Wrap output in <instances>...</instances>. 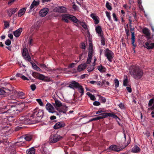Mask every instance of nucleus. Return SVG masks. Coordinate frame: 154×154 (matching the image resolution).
I'll return each instance as SVG.
<instances>
[{
    "mask_svg": "<svg viewBox=\"0 0 154 154\" xmlns=\"http://www.w3.org/2000/svg\"><path fill=\"white\" fill-rule=\"evenodd\" d=\"M130 75L134 79L138 80L140 79L143 75V70L137 66L132 65L129 68Z\"/></svg>",
    "mask_w": 154,
    "mask_h": 154,
    "instance_id": "f257e3e1",
    "label": "nucleus"
},
{
    "mask_svg": "<svg viewBox=\"0 0 154 154\" xmlns=\"http://www.w3.org/2000/svg\"><path fill=\"white\" fill-rule=\"evenodd\" d=\"M43 110L38 108L34 109L32 113L29 114V117L32 120V124L36 123L39 121L43 116Z\"/></svg>",
    "mask_w": 154,
    "mask_h": 154,
    "instance_id": "f03ea898",
    "label": "nucleus"
},
{
    "mask_svg": "<svg viewBox=\"0 0 154 154\" xmlns=\"http://www.w3.org/2000/svg\"><path fill=\"white\" fill-rule=\"evenodd\" d=\"M22 55L25 60L30 62L34 69L37 71L40 70V68L35 63H33L32 62H31V59L29 55L27 49L26 48H25L23 49Z\"/></svg>",
    "mask_w": 154,
    "mask_h": 154,
    "instance_id": "7ed1b4c3",
    "label": "nucleus"
},
{
    "mask_svg": "<svg viewBox=\"0 0 154 154\" xmlns=\"http://www.w3.org/2000/svg\"><path fill=\"white\" fill-rule=\"evenodd\" d=\"M62 20H64L67 23L69 22L68 19L75 23H76L78 21V19L72 15L64 14L62 15Z\"/></svg>",
    "mask_w": 154,
    "mask_h": 154,
    "instance_id": "20e7f679",
    "label": "nucleus"
},
{
    "mask_svg": "<svg viewBox=\"0 0 154 154\" xmlns=\"http://www.w3.org/2000/svg\"><path fill=\"white\" fill-rule=\"evenodd\" d=\"M9 106H8L3 107L2 108V110L4 109L5 110L3 112H1L2 113H5L8 112L9 113H12V114H14L15 113H18L20 112L18 110H15L14 107H11L10 108Z\"/></svg>",
    "mask_w": 154,
    "mask_h": 154,
    "instance_id": "39448f33",
    "label": "nucleus"
},
{
    "mask_svg": "<svg viewBox=\"0 0 154 154\" xmlns=\"http://www.w3.org/2000/svg\"><path fill=\"white\" fill-rule=\"evenodd\" d=\"M20 123L24 124H32V120L29 117V115L28 117H25L24 116H22L19 117V119Z\"/></svg>",
    "mask_w": 154,
    "mask_h": 154,
    "instance_id": "423d86ee",
    "label": "nucleus"
},
{
    "mask_svg": "<svg viewBox=\"0 0 154 154\" xmlns=\"http://www.w3.org/2000/svg\"><path fill=\"white\" fill-rule=\"evenodd\" d=\"M62 138V137L58 134H52L50 136L49 141L50 143H54L59 141Z\"/></svg>",
    "mask_w": 154,
    "mask_h": 154,
    "instance_id": "0eeeda50",
    "label": "nucleus"
},
{
    "mask_svg": "<svg viewBox=\"0 0 154 154\" xmlns=\"http://www.w3.org/2000/svg\"><path fill=\"white\" fill-rule=\"evenodd\" d=\"M113 55L114 53L111 51L109 50L108 48L106 49L105 52V56L107 57V58L110 62H112Z\"/></svg>",
    "mask_w": 154,
    "mask_h": 154,
    "instance_id": "6e6552de",
    "label": "nucleus"
},
{
    "mask_svg": "<svg viewBox=\"0 0 154 154\" xmlns=\"http://www.w3.org/2000/svg\"><path fill=\"white\" fill-rule=\"evenodd\" d=\"M99 115L102 116H100V117L101 118L100 119V120L106 118L108 116L112 117L116 119L118 118L117 116L114 113H110L104 112L100 114Z\"/></svg>",
    "mask_w": 154,
    "mask_h": 154,
    "instance_id": "1a4fd4ad",
    "label": "nucleus"
},
{
    "mask_svg": "<svg viewBox=\"0 0 154 154\" xmlns=\"http://www.w3.org/2000/svg\"><path fill=\"white\" fill-rule=\"evenodd\" d=\"M56 12L60 13H65L67 11V8L64 6H57L55 8Z\"/></svg>",
    "mask_w": 154,
    "mask_h": 154,
    "instance_id": "9d476101",
    "label": "nucleus"
},
{
    "mask_svg": "<svg viewBox=\"0 0 154 154\" xmlns=\"http://www.w3.org/2000/svg\"><path fill=\"white\" fill-rule=\"evenodd\" d=\"M45 107L46 109L49 112L54 113L55 112L54 111V107L52 105L51 103H48L45 106Z\"/></svg>",
    "mask_w": 154,
    "mask_h": 154,
    "instance_id": "9b49d317",
    "label": "nucleus"
},
{
    "mask_svg": "<svg viewBox=\"0 0 154 154\" xmlns=\"http://www.w3.org/2000/svg\"><path fill=\"white\" fill-rule=\"evenodd\" d=\"M65 125V123L63 122H60L56 123L53 128L55 129H57L64 127Z\"/></svg>",
    "mask_w": 154,
    "mask_h": 154,
    "instance_id": "f8f14e48",
    "label": "nucleus"
},
{
    "mask_svg": "<svg viewBox=\"0 0 154 154\" xmlns=\"http://www.w3.org/2000/svg\"><path fill=\"white\" fill-rule=\"evenodd\" d=\"M49 11V9L47 8H44L42 9L39 12V15L42 17H45Z\"/></svg>",
    "mask_w": 154,
    "mask_h": 154,
    "instance_id": "ddd939ff",
    "label": "nucleus"
},
{
    "mask_svg": "<svg viewBox=\"0 0 154 154\" xmlns=\"http://www.w3.org/2000/svg\"><path fill=\"white\" fill-rule=\"evenodd\" d=\"M109 149L110 151L112 150L116 152H119L121 150V149L120 147L114 145L110 146L109 148Z\"/></svg>",
    "mask_w": 154,
    "mask_h": 154,
    "instance_id": "4468645a",
    "label": "nucleus"
},
{
    "mask_svg": "<svg viewBox=\"0 0 154 154\" xmlns=\"http://www.w3.org/2000/svg\"><path fill=\"white\" fill-rule=\"evenodd\" d=\"M52 103L56 109L58 110V108L61 106L62 105V103L61 101L57 99H54V103Z\"/></svg>",
    "mask_w": 154,
    "mask_h": 154,
    "instance_id": "2eb2a0df",
    "label": "nucleus"
},
{
    "mask_svg": "<svg viewBox=\"0 0 154 154\" xmlns=\"http://www.w3.org/2000/svg\"><path fill=\"white\" fill-rule=\"evenodd\" d=\"M18 10V9L15 8H9L7 11V13L9 17H11L12 14L16 13Z\"/></svg>",
    "mask_w": 154,
    "mask_h": 154,
    "instance_id": "dca6fc26",
    "label": "nucleus"
},
{
    "mask_svg": "<svg viewBox=\"0 0 154 154\" xmlns=\"http://www.w3.org/2000/svg\"><path fill=\"white\" fill-rule=\"evenodd\" d=\"M79 85H80L78 82L75 81H73L69 85V87L71 88L74 89L78 88L79 87Z\"/></svg>",
    "mask_w": 154,
    "mask_h": 154,
    "instance_id": "f3484780",
    "label": "nucleus"
},
{
    "mask_svg": "<svg viewBox=\"0 0 154 154\" xmlns=\"http://www.w3.org/2000/svg\"><path fill=\"white\" fill-rule=\"evenodd\" d=\"M130 28L131 32V39L132 41V43L133 44L134 42H135L136 39V38L134 35V32L133 31L134 29V28L131 27L132 26L131 25H130Z\"/></svg>",
    "mask_w": 154,
    "mask_h": 154,
    "instance_id": "a211bd4d",
    "label": "nucleus"
},
{
    "mask_svg": "<svg viewBox=\"0 0 154 154\" xmlns=\"http://www.w3.org/2000/svg\"><path fill=\"white\" fill-rule=\"evenodd\" d=\"M15 95L17 98L21 99H23L25 98L24 94L23 92L16 91L15 93Z\"/></svg>",
    "mask_w": 154,
    "mask_h": 154,
    "instance_id": "6ab92c4d",
    "label": "nucleus"
},
{
    "mask_svg": "<svg viewBox=\"0 0 154 154\" xmlns=\"http://www.w3.org/2000/svg\"><path fill=\"white\" fill-rule=\"evenodd\" d=\"M87 67L86 63H84L83 64H82L79 65L77 68V70L79 72H80L81 71L84 70L85 69L86 67Z\"/></svg>",
    "mask_w": 154,
    "mask_h": 154,
    "instance_id": "aec40b11",
    "label": "nucleus"
},
{
    "mask_svg": "<svg viewBox=\"0 0 154 154\" xmlns=\"http://www.w3.org/2000/svg\"><path fill=\"white\" fill-rule=\"evenodd\" d=\"M22 31V28H20L19 29L15 31L14 32L13 34L16 37H18L20 35Z\"/></svg>",
    "mask_w": 154,
    "mask_h": 154,
    "instance_id": "412c9836",
    "label": "nucleus"
},
{
    "mask_svg": "<svg viewBox=\"0 0 154 154\" xmlns=\"http://www.w3.org/2000/svg\"><path fill=\"white\" fill-rule=\"evenodd\" d=\"M144 46L148 49H152L154 47V43H151L150 44L149 43L146 42L145 43Z\"/></svg>",
    "mask_w": 154,
    "mask_h": 154,
    "instance_id": "4be33fe9",
    "label": "nucleus"
},
{
    "mask_svg": "<svg viewBox=\"0 0 154 154\" xmlns=\"http://www.w3.org/2000/svg\"><path fill=\"white\" fill-rule=\"evenodd\" d=\"M140 150V148L137 146L136 145L134 146L131 149V152L134 153H138Z\"/></svg>",
    "mask_w": 154,
    "mask_h": 154,
    "instance_id": "5701e85b",
    "label": "nucleus"
},
{
    "mask_svg": "<svg viewBox=\"0 0 154 154\" xmlns=\"http://www.w3.org/2000/svg\"><path fill=\"white\" fill-rule=\"evenodd\" d=\"M75 23H76L77 24H80L85 29H86L87 28V26L85 23L84 22H81L80 21L78 20V21Z\"/></svg>",
    "mask_w": 154,
    "mask_h": 154,
    "instance_id": "b1692460",
    "label": "nucleus"
},
{
    "mask_svg": "<svg viewBox=\"0 0 154 154\" xmlns=\"http://www.w3.org/2000/svg\"><path fill=\"white\" fill-rule=\"evenodd\" d=\"M39 1H35L34 0L32 3L30 7V9L32 10L33 8L35 6H37L39 5Z\"/></svg>",
    "mask_w": 154,
    "mask_h": 154,
    "instance_id": "393cba45",
    "label": "nucleus"
},
{
    "mask_svg": "<svg viewBox=\"0 0 154 154\" xmlns=\"http://www.w3.org/2000/svg\"><path fill=\"white\" fill-rule=\"evenodd\" d=\"M35 149L33 147L31 148L26 151L27 154H35Z\"/></svg>",
    "mask_w": 154,
    "mask_h": 154,
    "instance_id": "a878e982",
    "label": "nucleus"
},
{
    "mask_svg": "<svg viewBox=\"0 0 154 154\" xmlns=\"http://www.w3.org/2000/svg\"><path fill=\"white\" fill-rule=\"evenodd\" d=\"M23 136L24 139L27 141H30L32 138V136L31 134H26Z\"/></svg>",
    "mask_w": 154,
    "mask_h": 154,
    "instance_id": "bb28decb",
    "label": "nucleus"
},
{
    "mask_svg": "<svg viewBox=\"0 0 154 154\" xmlns=\"http://www.w3.org/2000/svg\"><path fill=\"white\" fill-rule=\"evenodd\" d=\"M95 30L96 32L99 34L100 36V35H102L101 34L102 29L100 26H96L95 28Z\"/></svg>",
    "mask_w": 154,
    "mask_h": 154,
    "instance_id": "cd10ccee",
    "label": "nucleus"
},
{
    "mask_svg": "<svg viewBox=\"0 0 154 154\" xmlns=\"http://www.w3.org/2000/svg\"><path fill=\"white\" fill-rule=\"evenodd\" d=\"M26 11V9L23 8L20 9L18 12V16L19 17H21L23 14H24Z\"/></svg>",
    "mask_w": 154,
    "mask_h": 154,
    "instance_id": "c85d7f7f",
    "label": "nucleus"
},
{
    "mask_svg": "<svg viewBox=\"0 0 154 154\" xmlns=\"http://www.w3.org/2000/svg\"><path fill=\"white\" fill-rule=\"evenodd\" d=\"M143 32L147 36H149L150 35L148 29L146 28H144L143 29Z\"/></svg>",
    "mask_w": 154,
    "mask_h": 154,
    "instance_id": "c756f323",
    "label": "nucleus"
},
{
    "mask_svg": "<svg viewBox=\"0 0 154 154\" xmlns=\"http://www.w3.org/2000/svg\"><path fill=\"white\" fill-rule=\"evenodd\" d=\"M86 94L90 98L91 100L94 101L96 99L95 96L92 94L90 92H88L86 93Z\"/></svg>",
    "mask_w": 154,
    "mask_h": 154,
    "instance_id": "7c9ffc66",
    "label": "nucleus"
},
{
    "mask_svg": "<svg viewBox=\"0 0 154 154\" xmlns=\"http://www.w3.org/2000/svg\"><path fill=\"white\" fill-rule=\"evenodd\" d=\"M93 14H92L91 15V17H92V19L94 20L95 23L96 24H97L99 23V21L97 19V17L94 16L92 15Z\"/></svg>",
    "mask_w": 154,
    "mask_h": 154,
    "instance_id": "2f4dec72",
    "label": "nucleus"
},
{
    "mask_svg": "<svg viewBox=\"0 0 154 154\" xmlns=\"http://www.w3.org/2000/svg\"><path fill=\"white\" fill-rule=\"evenodd\" d=\"M78 91L79 93H81V96H82L84 93V89L82 86L80 85L79 87L78 88Z\"/></svg>",
    "mask_w": 154,
    "mask_h": 154,
    "instance_id": "473e14b6",
    "label": "nucleus"
},
{
    "mask_svg": "<svg viewBox=\"0 0 154 154\" xmlns=\"http://www.w3.org/2000/svg\"><path fill=\"white\" fill-rule=\"evenodd\" d=\"M98 69L100 72H104L105 71L106 69L102 65H100L98 67Z\"/></svg>",
    "mask_w": 154,
    "mask_h": 154,
    "instance_id": "72a5a7b5",
    "label": "nucleus"
},
{
    "mask_svg": "<svg viewBox=\"0 0 154 154\" xmlns=\"http://www.w3.org/2000/svg\"><path fill=\"white\" fill-rule=\"evenodd\" d=\"M95 64L94 63H93V65L90 67H88L87 69V70L88 72H91L93 70L94 68V66H95Z\"/></svg>",
    "mask_w": 154,
    "mask_h": 154,
    "instance_id": "f704fd0d",
    "label": "nucleus"
},
{
    "mask_svg": "<svg viewBox=\"0 0 154 154\" xmlns=\"http://www.w3.org/2000/svg\"><path fill=\"white\" fill-rule=\"evenodd\" d=\"M111 4L108 2H106V8L109 10H112V7L111 5Z\"/></svg>",
    "mask_w": 154,
    "mask_h": 154,
    "instance_id": "c9c22d12",
    "label": "nucleus"
},
{
    "mask_svg": "<svg viewBox=\"0 0 154 154\" xmlns=\"http://www.w3.org/2000/svg\"><path fill=\"white\" fill-rule=\"evenodd\" d=\"M101 37V45L103 46L105 45V38L103 37V35H100V36Z\"/></svg>",
    "mask_w": 154,
    "mask_h": 154,
    "instance_id": "e433bc0d",
    "label": "nucleus"
},
{
    "mask_svg": "<svg viewBox=\"0 0 154 154\" xmlns=\"http://www.w3.org/2000/svg\"><path fill=\"white\" fill-rule=\"evenodd\" d=\"M128 78L127 76H126V78H125L123 81V85L124 86H127L128 85Z\"/></svg>",
    "mask_w": 154,
    "mask_h": 154,
    "instance_id": "4c0bfd02",
    "label": "nucleus"
},
{
    "mask_svg": "<svg viewBox=\"0 0 154 154\" xmlns=\"http://www.w3.org/2000/svg\"><path fill=\"white\" fill-rule=\"evenodd\" d=\"M45 76L44 75L39 73L37 79H39L40 80L43 81L45 79Z\"/></svg>",
    "mask_w": 154,
    "mask_h": 154,
    "instance_id": "58836bf2",
    "label": "nucleus"
},
{
    "mask_svg": "<svg viewBox=\"0 0 154 154\" xmlns=\"http://www.w3.org/2000/svg\"><path fill=\"white\" fill-rule=\"evenodd\" d=\"M0 143H3L5 145H8L9 143L8 140L6 139H3L2 141H0Z\"/></svg>",
    "mask_w": 154,
    "mask_h": 154,
    "instance_id": "ea45409f",
    "label": "nucleus"
},
{
    "mask_svg": "<svg viewBox=\"0 0 154 154\" xmlns=\"http://www.w3.org/2000/svg\"><path fill=\"white\" fill-rule=\"evenodd\" d=\"M99 99L101 100L102 103H105L106 101V99L101 96L99 95Z\"/></svg>",
    "mask_w": 154,
    "mask_h": 154,
    "instance_id": "a19ab883",
    "label": "nucleus"
},
{
    "mask_svg": "<svg viewBox=\"0 0 154 154\" xmlns=\"http://www.w3.org/2000/svg\"><path fill=\"white\" fill-rule=\"evenodd\" d=\"M154 103V99L152 98L151 99L149 102L148 103V106L149 107L150 106H152L153 104Z\"/></svg>",
    "mask_w": 154,
    "mask_h": 154,
    "instance_id": "79ce46f5",
    "label": "nucleus"
},
{
    "mask_svg": "<svg viewBox=\"0 0 154 154\" xmlns=\"http://www.w3.org/2000/svg\"><path fill=\"white\" fill-rule=\"evenodd\" d=\"M106 16L108 18V19L110 21H112V20L111 19V17L110 15V13L108 11L106 12Z\"/></svg>",
    "mask_w": 154,
    "mask_h": 154,
    "instance_id": "37998d69",
    "label": "nucleus"
},
{
    "mask_svg": "<svg viewBox=\"0 0 154 154\" xmlns=\"http://www.w3.org/2000/svg\"><path fill=\"white\" fill-rule=\"evenodd\" d=\"M101 118V117H100V116H98L94 118H93L91 119V120H90V122L94 121H97L98 120H100V119Z\"/></svg>",
    "mask_w": 154,
    "mask_h": 154,
    "instance_id": "c03bdc74",
    "label": "nucleus"
},
{
    "mask_svg": "<svg viewBox=\"0 0 154 154\" xmlns=\"http://www.w3.org/2000/svg\"><path fill=\"white\" fill-rule=\"evenodd\" d=\"M39 73L36 72H33L32 73V75L35 78L38 79Z\"/></svg>",
    "mask_w": 154,
    "mask_h": 154,
    "instance_id": "a18cd8bd",
    "label": "nucleus"
},
{
    "mask_svg": "<svg viewBox=\"0 0 154 154\" xmlns=\"http://www.w3.org/2000/svg\"><path fill=\"white\" fill-rule=\"evenodd\" d=\"M63 108L65 109L63 110H60L59 111V112H63V113H66L67 110L66 109L67 108V106H63Z\"/></svg>",
    "mask_w": 154,
    "mask_h": 154,
    "instance_id": "49530a36",
    "label": "nucleus"
},
{
    "mask_svg": "<svg viewBox=\"0 0 154 154\" xmlns=\"http://www.w3.org/2000/svg\"><path fill=\"white\" fill-rule=\"evenodd\" d=\"M76 64L74 63H72L70 64L69 65H68V66L67 68L68 69H69L70 68H73L74 67L75 65Z\"/></svg>",
    "mask_w": 154,
    "mask_h": 154,
    "instance_id": "de8ad7c7",
    "label": "nucleus"
},
{
    "mask_svg": "<svg viewBox=\"0 0 154 154\" xmlns=\"http://www.w3.org/2000/svg\"><path fill=\"white\" fill-rule=\"evenodd\" d=\"M115 87L116 88L118 87L119 85V82L117 79H115L114 80Z\"/></svg>",
    "mask_w": 154,
    "mask_h": 154,
    "instance_id": "09e8293b",
    "label": "nucleus"
},
{
    "mask_svg": "<svg viewBox=\"0 0 154 154\" xmlns=\"http://www.w3.org/2000/svg\"><path fill=\"white\" fill-rule=\"evenodd\" d=\"M11 41L9 39H8L5 42V45L8 46L10 45H11Z\"/></svg>",
    "mask_w": 154,
    "mask_h": 154,
    "instance_id": "8fccbe9b",
    "label": "nucleus"
},
{
    "mask_svg": "<svg viewBox=\"0 0 154 154\" xmlns=\"http://www.w3.org/2000/svg\"><path fill=\"white\" fill-rule=\"evenodd\" d=\"M36 100L38 103L41 106H43V103L42 102V100L40 99H36Z\"/></svg>",
    "mask_w": 154,
    "mask_h": 154,
    "instance_id": "3c124183",
    "label": "nucleus"
},
{
    "mask_svg": "<svg viewBox=\"0 0 154 154\" xmlns=\"http://www.w3.org/2000/svg\"><path fill=\"white\" fill-rule=\"evenodd\" d=\"M92 57L88 56L87 60L86 61L87 64H89L91 62Z\"/></svg>",
    "mask_w": 154,
    "mask_h": 154,
    "instance_id": "603ef678",
    "label": "nucleus"
},
{
    "mask_svg": "<svg viewBox=\"0 0 154 154\" xmlns=\"http://www.w3.org/2000/svg\"><path fill=\"white\" fill-rule=\"evenodd\" d=\"M31 90L32 91H34L36 88V86L35 84H32L30 86Z\"/></svg>",
    "mask_w": 154,
    "mask_h": 154,
    "instance_id": "864d4df0",
    "label": "nucleus"
},
{
    "mask_svg": "<svg viewBox=\"0 0 154 154\" xmlns=\"http://www.w3.org/2000/svg\"><path fill=\"white\" fill-rule=\"evenodd\" d=\"M93 104L95 106H98L100 105V103L98 101H95L93 102Z\"/></svg>",
    "mask_w": 154,
    "mask_h": 154,
    "instance_id": "5fc2aeb1",
    "label": "nucleus"
},
{
    "mask_svg": "<svg viewBox=\"0 0 154 154\" xmlns=\"http://www.w3.org/2000/svg\"><path fill=\"white\" fill-rule=\"evenodd\" d=\"M51 80L47 76H45V79L43 80V81L45 82H49L51 81Z\"/></svg>",
    "mask_w": 154,
    "mask_h": 154,
    "instance_id": "6e6d98bb",
    "label": "nucleus"
},
{
    "mask_svg": "<svg viewBox=\"0 0 154 154\" xmlns=\"http://www.w3.org/2000/svg\"><path fill=\"white\" fill-rule=\"evenodd\" d=\"M6 93L5 91L2 88H0V95H4Z\"/></svg>",
    "mask_w": 154,
    "mask_h": 154,
    "instance_id": "4d7b16f0",
    "label": "nucleus"
},
{
    "mask_svg": "<svg viewBox=\"0 0 154 154\" xmlns=\"http://www.w3.org/2000/svg\"><path fill=\"white\" fill-rule=\"evenodd\" d=\"M112 16H113V17L114 19V20L116 21H117L118 20V19L116 17V15L115 13H113L112 14Z\"/></svg>",
    "mask_w": 154,
    "mask_h": 154,
    "instance_id": "13d9d810",
    "label": "nucleus"
},
{
    "mask_svg": "<svg viewBox=\"0 0 154 154\" xmlns=\"http://www.w3.org/2000/svg\"><path fill=\"white\" fill-rule=\"evenodd\" d=\"M134 42H134V43L133 44V43H132V40H131V44L132 45L134 46V48H133V50L134 51V53H135L136 52V51H135V48L137 46L135 44V43H134Z\"/></svg>",
    "mask_w": 154,
    "mask_h": 154,
    "instance_id": "bf43d9fd",
    "label": "nucleus"
},
{
    "mask_svg": "<svg viewBox=\"0 0 154 154\" xmlns=\"http://www.w3.org/2000/svg\"><path fill=\"white\" fill-rule=\"evenodd\" d=\"M119 107L122 109H124V104L122 103H120L119 105Z\"/></svg>",
    "mask_w": 154,
    "mask_h": 154,
    "instance_id": "052dcab7",
    "label": "nucleus"
},
{
    "mask_svg": "<svg viewBox=\"0 0 154 154\" xmlns=\"http://www.w3.org/2000/svg\"><path fill=\"white\" fill-rule=\"evenodd\" d=\"M93 50H89L88 56L92 57Z\"/></svg>",
    "mask_w": 154,
    "mask_h": 154,
    "instance_id": "680f3d73",
    "label": "nucleus"
},
{
    "mask_svg": "<svg viewBox=\"0 0 154 154\" xmlns=\"http://www.w3.org/2000/svg\"><path fill=\"white\" fill-rule=\"evenodd\" d=\"M29 42L28 44V45L29 46L30 45H32V39L31 38H29Z\"/></svg>",
    "mask_w": 154,
    "mask_h": 154,
    "instance_id": "e2e57ef3",
    "label": "nucleus"
},
{
    "mask_svg": "<svg viewBox=\"0 0 154 154\" xmlns=\"http://www.w3.org/2000/svg\"><path fill=\"white\" fill-rule=\"evenodd\" d=\"M85 45L84 43H82L81 44V48L82 49H85Z\"/></svg>",
    "mask_w": 154,
    "mask_h": 154,
    "instance_id": "0e129e2a",
    "label": "nucleus"
},
{
    "mask_svg": "<svg viewBox=\"0 0 154 154\" xmlns=\"http://www.w3.org/2000/svg\"><path fill=\"white\" fill-rule=\"evenodd\" d=\"M4 25H5V28H7L9 26V23L7 22H5Z\"/></svg>",
    "mask_w": 154,
    "mask_h": 154,
    "instance_id": "69168bd1",
    "label": "nucleus"
},
{
    "mask_svg": "<svg viewBox=\"0 0 154 154\" xmlns=\"http://www.w3.org/2000/svg\"><path fill=\"white\" fill-rule=\"evenodd\" d=\"M127 90L128 92L131 93L132 91V90L131 87H126Z\"/></svg>",
    "mask_w": 154,
    "mask_h": 154,
    "instance_id": "338daca9",
    "label": "nucleus"
},
{
    "mask_svg": "<svg viewBox=\"0 0 154 154\" xmlns=\"http://www.w3.org/2000/svg\"><path fill=\"white\" fill-rule=\"evenodd\" d=\"M21 78L24 80H29V79L24 75H22V76H21Z\"/></svg>",
    "mask_w": 154,
    "mask_h": 154,
    "instance_id": "774afa93",
    "label": "nucleus"
}]
</instances>
